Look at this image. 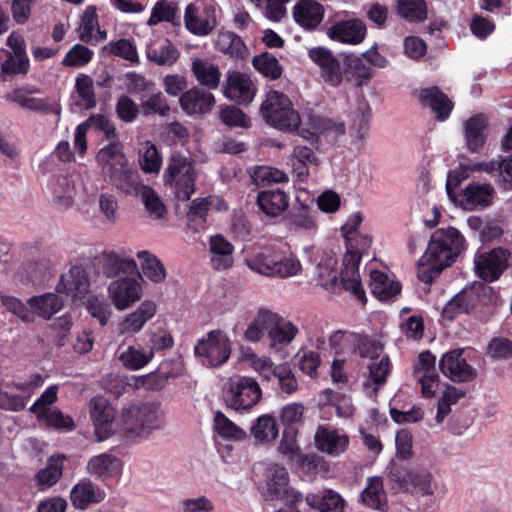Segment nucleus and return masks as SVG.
Masks as SVG:
<instances>
[{"label": "nucleus", "mask_w": 512, "mask_h": 512, "mask_svg": "<svg viewBox=\"0 0 512 512\" xmlns=\"http://www.w3.org/2000/svg\"><path fill=\"white\" fill-rule=\"evenodd\" d=\"M464 247L465 239L456 228H440L434 231L426 252L419 260V280L431 284L445 268L456 261Z\"/></svg>", "instance_id": "nucleus-1"}, {"label": "nucleus", "mask_w": 512, "mask_h": 512, "mask_svg": "<svg viewBox=\"0 0 512 512\" xmlns=\"http://www.w3.org/2000/svg\"><path fill=\"white\" fill-rule=\"evenodd\" d=\"M245 263L256 273L279 279L297 276L302 271V264L295 254L273 246L247 254Z\"/></svg>", "instance_id": "nucleus-2"}, {"label": "nucleus", "mask_w": 512, "mask_h": 512, "mask_svg": "<svg viewBox=\"0 0 512 512\" xmlns=\"http://www.w3.org/2000/svg\"><path fill=\"white\" fill-rule=\"evenodd\" d=\"M351 256L343 257V268L338 272L337 261L330 257L320 262L316 267L317 283L325 290L333 293L342 291L351 292L362 303L366 302V294L363 289L359 270L351 267Z\"/></svg>", "instance_id": "nucleus-3"}, {"label": "nucleus", "mask_w": 512, "mask_h": 512, "mask_svg": "<svg viewBox=\"0 0 512 512\" xmlns=\"http://www.w3.org/2000/svg\"><path fill=\"white\" fill-rule=\"evenodd\" d=\"M259 383L249 376L229 378L223 388V401L227 408L238 413L250 412L261 400Z\"/></svg>", "instance_id": "nucleus-4"}, {"label": "nucleus", "mask_w": 512, "mask_h": 512, "mask_svg": "<svg viewBox=\"0 0 512 512\" xmlns=\"http://www.w3.org/2000/svg\"><path fill=\"white\" fill-rule=\"evenodd\" d=\"M266 123L283 131H296L301 118L289 97L279 91H270L261 105Z\"/></svg>", "instance_id": "nucleus-5"}, {"label": "nucleus", "mask_w": 512, "mask_h": 512, "mask_svg": "<svg viewBox=\"0 0 512 512\" xmlns=\"http://www.w3.org/2000/svg\"><path fill=\"white\" fill-rule=\"evenodd\" d=\"M165 185H168L176 198L187 201L195 192L197 173L193 162L181 154L171 155L164 175Z\"/></svg>", "instance_id": "nucleus-6"}, {"label": "nucleus", "mask_w": 512, "mask_h": 512, "mask_svg": "<svg viewBox=\"0 0 512 512\" xmlns=\"http://www.w3.org/2000/svg\"><path fill=\"white\" fill-rule=\"evenodd\" d=\"M194 354L202 365L219 367L230 358L231 341L227 334L220 329L209 331L197 341Z\"/></svg>", "instance_id": "nucleus-7"}, {"label": "nucleus", "mask_w": 512, "mask_h": 512, "mask_svg": "<svg viewBox=\"0 0 512 512\" xmlns=\"http://www.w3.org/2000/svg\"><path fill=\"white\" fill-rule=\"evenodd\" d=\"M123 428L126 432L140 436L163 425L158 407L152 403L133 404L123 410Z\"/></svg>", "instance_id": "nucleus-8"}, {"label": "nucleus", "mask_w": 512, "mask_h": 512, "mask_svg": "<svg viewBox=\"0 0 512 512\" xmlns=\"http://www.w3.org/2000/svg\"><path fill=\"white\" fill-rule=\"evenodd\" d=\"M388 477L399 489L409 490L413 488L422 495H432L434 493L432 474L427 468H409L391 462L388 466Z\"/></svg>", "instance_id": "nucleus-9"}, {"label": "nucleus", "mask_w": 512, "mask_h": 512, "mask_svg": "<svg viewBox=\"0 0 512 512\" xmlns=\"http://www.w3.org/2000/svg\"><path fill=\"white\" fill-rule=\"evenodd\" d=\"M92 266L98 275L118 279L128 274H137L136 261L124 252L104 250L92 260Z\"/></svg>", "instance_id": "nucleus-10"}, {"label": "nucleus", "mask_w": 512, "mask_h": 512, "mask_svg": "<svg viewBox=\"0 0 512 512\" xmlns=\"http://www.w3.org/2000/svg\"><path fill=\"white\" fill-rule=\"evenodd\" d=\"M185 27L196 36L209 35L217 25L215 4L209 0H197L185 9Z\"/></svg>", "instance_id": "nucleus-11"}, {"label": "nucleus", "mask_w": 512, "mask_h": 512, "mask_svg": "<svg viewBox=\"0 0 512 512\" xmlns=\"http://www.w3.org/2000/svg\"><path fill=\"white\" fill-rule=\"evenodd\" d=\"M329 343L336 353L343 352L347 345L353 344L355 353L372 361L377 360L383 352V345L379 340L351 332L336 331L330 336Z\"/></svg>", "instance_id": "nucleus-12"}, {"label": "nucleus", "mask_w": 512, "mask_h": 512, "mask_svg": "<svg viewBox=\"0 0 512 512\" xmlns=\"http://www.w3.org/2000/svg\"><path fill=\"white\" fill-rule=\"evenodd\" d=\"M510 258L511 252L502 247L477 252L474 258L476 274L486 282H494L508 269Z\"/></svg>", "instance_id": "nucleus-13"}, {"label": "nucleus", "mask_w": 512, "mask_h": 512, "mask_svg": "<svg viewBox=\"0 0 512 512\" xmlns=\"http://www.w3.org/2000/svg\"><path fill=\"white\" fill-rule=\"evenodd\" d=\"M140 274H128L113 280L108 286V296L117 310H125L142 296Z\"/></svg>", "instance_id": "nucleus-14"}, {"label": "nucleus", "mask_w": 512, "mask_h": 512, "mask_svg": "<svg viewBox=\"0 0 512 512\" xmlns=\"http://www.w3.org/2000/svg\"><path fill=\"white\" fill-rule=\"evenodd\" d=\"M463 349H453L442 355L439 369L442 374L456 383H469L476 379L477 370L463 357Z\"/></svg>", "instance_id": "nucleus-15"}, {"label": "nucleus", "mask_w": 512, "mask_h": 512, "mask_svg": "<svg viewBox=\"0 0 512 512\" xmlns=\"http://www.w3.org/2000/svg\"><path fill=\"white\" fill-rule=\"evenodd\" d=\"M310 59L320 68L321 77L333 87H338L343 81V68L339 59L331 50L325 47H315L309 50Z\"/></svg>", "instance_id": "nucleus-16"}, {"label": "nucleus", "mask_w": 512, "mask_h": 512, "mask_svg": "<svg viewBox=\"0 0 512 512\" xmlns=\"http://www.w3.org/2000/svg\"><path fill=\"white\" fill-rule=\"evenodd\" d=\"M90 413L98 442L110 437L114 429L115 410L104 397H94L90 402Z\"/></svg>", "instance_id": "nucleus-17"}, {"label": "nucleus", "mask_w": 512, "mask_h": 512, "mask_svg": "<svg viewBox=\"0 0 512 512\" xmlns=\"http://www.w3.org/2000/svg\"><path fill=\"white\" fill-rule=\"evenodd\" d=\"M327 36L336 42L347 45L362 43L367 35V27L359 18L339 20L332 24L326 32Z\"/></svg>", "instance_id": "nucleus-18"}, {"label": "nucleus", "mask_w": 512, "mask_h": 512, "mask_svg": "<svg viewBox=\"0 0 512 512\" xmlns=\"http://www.w3.org/2000/svg\"><path fill=\"white\" fill-rule=\"evenodd\" d=\"M471 171L485 172L505 191L512 190V157L499 156L490 161L477 162L471 165Z\"/></svg>", "instance_id": "nucleus-19"}, {"label": "nucleus", "mask_w": 512, "mask_h": 512, "mask_svg": "<svg viewBox=\"0 0 512 512\" xmlns=\"http://www.w3.org/2000/svg\"><path fill=\"white\" fill-rule=\"evenodd\" d=\"M223 94L231 101L246 105L254 99L256 87L250 76L234 71L227 76Z\"/></svg>", "instance_id": "nucleus-20"}, {"label": "nucleus", "mask_w": 512, "mask_h": 512, "mask_svg": "<svg viewBox=\"0 0 512 512\" xmlns=\"http://www.w3.org/2000/svg\"><path fill=\"white\" fill-rule=\"evenodd\" d=\"M316 448L330 456L337 457L349 446V437L342 431L327 425H320L314 436Z\"/></svg>", "instance_id": "nucleus-21"}, {"label": "nucleus", "mask_w": 512, "mask_h": 512, "mask_svg": "<svg viewBox=\"0 0 512 512\" xmlns=\"http://www.w3.org/2000/svg\"><path fill=\"white\" fill-rule=\"evenodd\" d=\"M90 281L82 266H73L68 273L61 276L56 291L72 299L83 298L89 291Z\"/></svg>", "instance_id": "nucleus-22"}, {"label": "nucleus", "mask_w": 512, "mask_h": 512, "mask_svg": "<svg viewBox=\"0 0 512 512\" xmlns=\"http://www.w3.org/2000/svg\"><path fill=\"white\" fill-rule=\"evenodd\" d=\"M420 103L430 107L438 121L449 118L454 104L437 86L420 89L417 93Z\"/></svg>", "instance_id": "nucleus-23"}, {"label": "nucleus", "mask_w": 512, "mask_h": 512, "mask_svg": "<svg viewBox=\"0 0 512 512\" xmlns=\"http://www.w3.org/2000/svg\"><path fill=\"white\" fill-rule=\"evenodd\" d=\"M48 191L58 209L66 210L73 205L76 190L71 176L63 174L52 176L48 182Z\"/></svg>", "instance_id": "nucleus-24"}, {"label": "nucleus", "mask_w": 512, "mask_h": 512, "mask_svg": "<svg viewBox=\"0 0 512 512\" xmlns=\"http://www.w3.org/2000/svg\"><path fill=\"white\" fill-rule=\"evenodd\" d=\"M179 103L183 111L188 115L206 114L215 105V99L211 92L199 87H193L182 93Z\"/></svg>", "instance_id": "nucleus-25"}, {"label": "nucleus", "mask_w": 512, "mask_h": 512, "mask_svg": "<svg viewBox=\"0 0 512 512\" xmlns=\"http://www.w3.org/2000/svg\"><path fill=\"white\" fill-rule=\"evenodd\" d=\"M494 187L489 183H471L461 190V203L465 209L486 208L493 202Z\"/></svg>", "instance_id": "nucleus-26"}, {"label": "nucleus", "mask_w": 512, "mask_h": 512, "mask_svg": "<svg viewBox=\"0 0 512 512\" xmlns=\"http://www.w3.org/2000/svg\"><path fill=\"white\" fill-rule=\"evenodd\" d=\"M38 92L37 89L16 88L5 95L9 102L18 104L20 107L42 113H57V107L49 103L46 99L33 97L32 94Z\"/></svg>", "instance_id": "nucleus-27"}, {"label": "nucleus", "mask_w": 512, "mask_h": 512, "mask_svg": "<svg viewBox=\"0 0 512 512\" xmlns=\"http://www.w3.org/2000/svg\"><path fill=\"white\" fill-rule=\"evenodd\" d=\"M293 17L304 29L314 30L323 20L324 8L315 0H301L293 8Z\"/></svg>", "instance_id": "nucleus-28"}, {"label": "nucleus", "mask_w": 512, "mask_h": 512, "mask_svg": "<svg viewBox=\"0 0 512 512\" xmlns=\"http://www.w3.org/2000/svg\"><path fill=\"white\" fill-rule=\"evenodd\" d=\"M105 497V493L90 479L79 481L70 492V499L77 509L84 510L92 503H99Z\"/></svg>", "instance_id": "nucleus-29"}, {"label": "nucleus", "mask_w": 512, "mask_h": 512, "mask_svg": "<svg viewBox=\"0 0 512 512\" xmlns=\"http://www.w3.org/2000/svg\"><path fill=\"white\" fill-rule=\"evenodd\" d=\"M233 251V245L222 235L217 234L210 237V262L215 270L222 271L232 266Z\"/></svg>", "instance_id": "nucleus-30"}, {"label": "nucleus", "mask_w": 512, "mask_h": 512, "mask_svg": "<svg viewBox=\"0 0 512 512\" xmlns=\"http://www.w3.org/2000/svg\"><path fill=\"white\" fill-rule=\"evenodd\" d=\"M487 125V118L483 114L474 115L464 122L465 143L470 152H479L484 146Z\"/></svg>", "instance_id": "nucleus-31"}, {"label": "nucleus", "mask_w": 512, "mask_h": 512, "mask_svg": "<svg viewBox=\"0 0 512 512\" xmlns=\"http://www.w3.org/2000/svg\"><path fill=\"white\" fill-rule=\"evenodd\" d=\"M96 158L108 178L128 164L122 146L118 141L110 142L101 148Z\"/></svg>", "instance_id": "nucleus-32"}, {"label": "nucleus", "mask_w": 512, "mask_h": 512, "mask_svg": "<svg viewBox=\"0 0 512 512\" xmlns=\"http://www.w3.org/2000/svg\"><path fill=\"white\" fill-rule=\"evenodd\" d=\"M109 180L111 184L126 195H139L147 186L141 182L140 175L128 164L113 173Z\"/></svg>", "instance_id": "nucleus-33"}, {"label": "nucleus", "mask_w": 512, "mask_h": 512, "mask_svg": "<svg viewBox=\"0 0 512 512\" xmlns=\"http://www.w3.org/2000/svg\"><path fill=\"white\" fill-rule=\"evenodd\" d=\"M257 204L267 216L277 217L288 208L289 197L280 189L264 190L258 193Z\"/></svg>", "instance_id": "nucleus-34"}, {"label": "nucleus", "mask_w": 512, "mask_h": 512, "mask_svg": "<svg viewBox=\"0 0 512 512\" xmlns=\"http://www.w3.org/2000/svg\"><path fill=\"white\" fill-rule=\"evenodd\" d=\"M156 314V304L146 300L132 313L128 314L120 324L122 333H137Z\"/></svg>", "instance_id": "nucleus-35"}, {"label": "nucleus", "mask_w": 512, "mask_h": 512, "mask_svg": "<svg viewBox=\"0 0 512 512\" xmlns=\"http://www.w3.org/2000/svg\"><path fill=\"white\" fill-rule=\"evenodd\" d=\"M87 471L96 478L104 480L120 473L121 462L112 454L102 453L88 461Z\"/></svg>", "instance_id": "nucleus-36"}, {"label": "nucleus", "mask_w": 512, "mask_h": 512, "mask_svg": "<svg viewBox=\"0 0 512 512\" xmlns=\"http://www.w3.org/2000/svg\"><path fill=\"white\" fill-rule=\"evenodd\" d=\"M370 289L373 295L381 301H387L401 291L399 282L391 280L387 274L378 270L370 272Z\"/></svg>", "instance_id": "nucleus-37"}, {"label": "nucleus", "mask_w": 512, "mask_h": 512, "mask_svg": "<svg viewBox=\"0 0 512 512\" xmlns=\"http://www.w3.org/2000/svg\"><path fill=\"white\" fill-rule=\"evenodd\" d=\"M146 56L157 65L171 66L179 58V51L168 39H162L147 46Z\"/></svg>", "instance_id": "nucleus-38"}, {"label": "nucleus", "mask_w": 512, "mask_h": 512, "mask_svg": "<svg viewBox=\"0 0 512 512\" xmlns=\"http://www.w3.org/2000/svg\"><path fill=\"white\" fill-rule=\"evenodd\" d=\"M307 504L320 512H343L345 501L334 490L328 489L322 494H308L305 498Z\"/></svg>", "instance_id": "nucleus-39"}, {"label": "nucleus", "mask_w": 512, "mask_h": 512, "mask_svg": "<svg viewBox=\"0 0 512 512\" xmlns=\"http://www.w3.org/2000/svg\"><path fill=\"white\" fill-rule=\"evenodd\" d=\"M192 72L197 81L208 89H216L219 85L221 72L219 67L208 59L196 58L192 62Z\"/></svg>", "instance_id": "nucleus-40"}, {"label": "nucleus", "mask_w": 512, "mask_h": 512, "mask_svg": "<svg viewBox=\"0 0 512 512\" xmlns=\"http://www.w3.org/2000/svg\"><path fill=\"white\" fill-rule=\"evenodd\" d=\"M169 362H162L158 369L139 378L140 384L151 390H160L164 387L167 380L181 375L180 364L170 367Z\"/></svg>", "instance_id": "nucleus-41"}, {"label": "nucleus", "mask_w": 512, "mask_h": 512, "mask_svg": "<svg viewBox=\"0 0 512 512\" xmlns=\"http://www.w3.org/2000/svg\"><path fill=\"white\" fill-rule=\"evenodd\" d=\"M361 499L368 507L387 512V495L383 487L381 478L373 477L368 479V485L361 493Z\"/></svg>", "instance_id": "nucleus-42"}, {"label": "nucleus", "mask_w": 512, "mask_h": 512, "mask_svg": "<svg viewBox=\"0 0 512 512\" xmlns=\"http://www.w3.org/2000/svg\"><path fill=\"white\" fill-rule=\"evenodd\" d=\"M28 303L32 310L44 319H50L63 306V300L54 293L33 296L28 300Z\"/></svg>", "instance_id": "nucleus-43"}, {"label": "nucleus", "mask_w": 512, "mask_h": 512, "mask_svg": "<svg viewBox=\"0 0 512 512\" xmlns=\"http://www.w3.org/2000/svg\"><path fill=\"white\" fill-rule=\"evenodd\" d=\"M474 306L472 293L467 290H461L446 303L442 310V317L446 320H454L461 314L470 313Z\"/></svg>", "instance_id": "nucleus-44"}, {"label": "nucleus", "mask_w": 512, "mask_h": 512, "mask_svg": "<svg viewBox=\"0 0 512 512\" xmlns=\"http://www.w3.org/2000/svg\"><path fill=\"white\" fill-rule=\"evenodd\" d=\"M141 269L146 278L153 283H161L166 278V270L161 260L153 253L142 250L137 253Z\"/></svg>", "instance_id": "nucleus-45"}, {"label": "nucleus", "mask_w": 512, "mask_h": 512, "mask_svg": "<svg viewBox=\"0 0 512 512\" xmlns=\"http://www.w3.org/2000/svg\"><path fill=\"white\" fill-rule=\"evenodd\" d=\"M64 460L65 456L63 455L53 456L49 459L47 466L39 470L35 480L41 490L50 488L58 482L62 476Z\"/></svg>", "instance_id": "nucleus-46"}, {"label": "nucleus", "mask_w": 512, "mask_h": 512, "mask_svg": "<svg viewBox=\"0 0 512 512\" xmlns=\"http://www.w3.org/2000/svg\"><path fill=\"white\" fill-rule=\"evenodd\" d=\"M275 323V313L269 310H259L257 316L248 325L244 333V338L248 342L260 341L265 332Z\"/></svg>", "instance_id": "nucleus-47"}, {"label": "nucleus", "mask_w": 512, "mask_h": 512, "mask_svg": "<svg viewBox=\"0 0 512 512\" xmlns=\"http://www.w3.org/2000/svg\"><path fill=\"white\" fill-rule=\"evenodd\" d=\"M213 430L224 440L242 441L247 436L241 427L221 411H216L214 414Z\"/></svg>", "instance_id": "nucleus-48"}, {"label": "nucleus", "mask_w": 512, "mask_h": 512, "mask_svg": "<svg viewBox=\"0 0 512 512\" xmlns=\"http://www.w3.org/2000/svg\"><path fill=\"white\" fill-rule=\"evenodd\" d=\"M288 484L289 473L287 469L278 464L272 465L267 473V498L270 500L278 498L289 487Z\"/></svg>", "instance_id": "nucleus-49"}, {"label": "nucleus", "mask_w": 512, "mask_h": 512, "mask_svg": "<svg viewBox=\"0 0 512 512\" xmlns=\"http://www.w3.org/2000/svg\"><path fill=\"white\" fill-rule=\"evenodd\" d=\"M75 92L77 99L75 105L80 109L90 110L96 104V95L93 87V80L89 75L80 74L75 80Z\"/></svg>", "instance_id": "nucleus-50"}, {"label": "nucleus", "mask_w": 512, "mask_h": 512, "mask_svg": "<svg viewBox=\"0 0 512 512\" xmlns=\"http://www.w3.org/2000/svg\"><path fill=\"white\" fill-rule=\"evenodd\" d=\"M291 161L293 172L299 180H304L308 175V165L317 166L319 164V160L314 151L307 146L300 145L294 147Z\"/></svg>", "instance_id": "nucleus-51"}, {"label": "nucleus", "mask_w": 512, "mask_h": 512, "mask_svg": "<svg viewBox=\"0 0 512 512\" xmlns=\"http://www.w3.org/2000/svg\"><path fill=\"white\" fill-rule=\"evenodd\" d=\"M397 14L411 23L423 22L427 18L425 0H396Z\"/></svg>", "instance_id": "nucleus-52"}, {"label": "nucleus", "mask_w": 512, "mask_h": 512, "mask_svg": "<svg viewBox=\"0 0 512 512\" xmlns=\"http://www.w3.org/2000/svg\"><path fill=\"white\" fill-rule=\"evenodd\" d=\"M215 46L220 52L234 58H243L246 52L241 37L230 31L220 32L215 41Z\"/></svg>", "instance_id": "nucleus-53"}, {"label": "nucleus", "mask_w": 512, "mask_h": 512, "mask_svg": "<svg viewBox=\"0 0 512 512\" xmlns=\"http://www.w3.org/2000/svg\"><path fill=\"white\" fill-rule=\"evenodd\" d=\"M298 328L289 321L282 320L275 314V323L269 328L268 336L273 347L287 345L292 342Z\"/></svg>", "instance_id": "nucleus-54"}, {"label": "nucleus", "mask_w": 512, "mask_h": 512, "mask_svg": "<svg viewBox=\"0 0 512 512\" xmlns=\"http://www.w3.org/2000/svg\"><path fill=\"white\" fill-rule=\"evenodd\" d=\"M0 67L2 75L26 74L29 70V58L12 54L9 50L3 49L0 52Z\"/></svg>", "instance_id": "nucleus-55"}, {"label": "nucleus", "mask_w": 512, "mask_h": 512, "mask_svg": "<svg viewBox=\"0 0 512 512\" xmlns=\"http://www.w3.org/2000/svg\"><path fill=\"white\" fill-rule=\"evenodd\" d=\"M251 434L261 442H271L278 436V427L275 418L270 415L259 416L252 424Z\"/></svg>", "instance_id": "nucleus-56"}, {"label": "nucleus", "mask_w": 512, "mask_h": 512, "mask_svg": "<svg viewBox=\"0 0 512 512\" xmlns=\"http://www.w3.org/2000/svg\"><path fill=\"white\" fill-rule=\"evenodd\" d=\"M139 165L145 173H158L160 171L162 156L152 142H145L139 150Z\"/></svg>", "instance_id": "nucleus-57"}, {"label": "nucleus", "mask_w": 512, "mask_h": 512, "mask_svg": "<svg viewBox=\"0 0 512 512\" xmlns=\"http://www.w3.org/2000/svg\"><path fill=\"white\" fill-rule=\"evenodd\" d=\"M252 64L259 73L272 80L279 79L283 73V68L278 59L269 53L255 56Z\"/></svg>", "instance_id": "nucleus-58"}, {"label": "nucleus", "mask_w": 512, "mask_h": 512, "mask_svg": "<svg viewBox=\"0 0 512 512\" xmlns=\"http://www.w3.org/2000/svg\"><path fill=\"white\" fill-rule=\"evenodd\" d=\"M272 382L279 386L281 393L292 395L299 389V383L292 372L291 368L287 365H279L274 367Z\"/></svg>", "instance_id": "nucleus-59"}, {"label": "nucleus", "mask_w": 512, "mask_h": 512, "mask_svg": "<svg viewBox=\"0 0 512 512\" xmlns=\"http://www.w3.org/2000/svg\"><path fill=\"white\" fill-rule=\"evenodd\" d=\"M345 71L352 74L356 83L361 85L363 82L370 80L372 77V69L365 63V59L361 56L348 55L344 60Z\"/></svg>", "instance_id": "nucleus-60"}, {"label": "nucleus", "mask_w": 512, "mask_h": 512, "mask_svg": "<svg viewBox=\"0 0 512 512\" xmlns=\"http://www.w3.org/2000/svg\"><path fill=\"white\" fill-rule=\"evenodd\" d=\"M322 396L325 398V401L321 399V403L323 405L331 404L335 408L336 414L339 417L349 418L353 415L354 408L352 405V400L349 396L334 393L331 390H325L322 393Z\"/></svg>", "instance_id": "nucleus-61"}, {"label": "nucleus", "mask_w": 512, "mask_h": 512, "mask_svg": "<svg viewBox=\"0 0 512 512\" xmlns=\"http://www.w3.org/2000/svg\"><path fill=\"white\" fill-rule=\"evenodd\" d=\"M139 195L146 211L152 219L160 220L165 218L167 213L166 206L154 189L147 186Z\"/></svg>", "instance_id": "nucleus-62"}, {"label": "nucleus", "mask_w": 512, "mask_h": 512, "mask_svg": "<svg viewBox=\"0 0 512 512\" xmlns=\"http://www.w3.org/2000/svg\"><path fill=\"white\" fill-rule=\"evenodd\" d=\"M122 364L130 370H139L153 359V351L144 352L129 346L119 357Z\"/></svg>", "instance_id": "nucleus-63"}, {"label": "nucleus", "mask_w": 512, "mask_h": 512, "mask_svg": "<svg viewBox=\"0 0 512 512\" xmlns=\"http://www.w3.org/2000/svg\"><path fill=\"white\" fill-rule=\"evenodd\" d=\"M12 384L0 387V408L9 411H21L27 405V396L16 393Z\"/></svg>", "instance_id": "nucleus-64"}]
</instances>
